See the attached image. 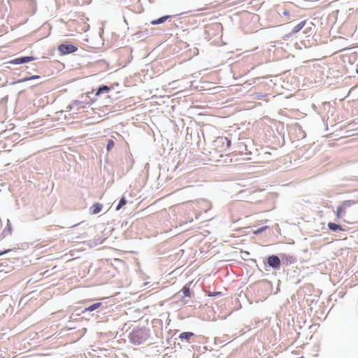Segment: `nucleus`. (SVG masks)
Instances as JSON below:
<instances>
[{
  "label": "nucleus",
  "mask_w": 358,
  "mask_h": 358,
  "mask_svg": "<svg viewBox=\"0 0 358 358\" xmlns=\"http://www.w3.org/2000/svg\"><path fill=\"white\" fill-rule=\"evenodd\" d=\"M230 145L231 140L224 136H219L213 142L215 155L212 157L215 158V162L222 164L231 162V159L229 156Z\"/></svg>",
  "instance_id": "obj_1"
},
{
  "label": "nucleus",
  "mask_w": 358,
  "mask_h": 358,
  "mask_svg": "<svg viewBox=\"0 0 358 358\" xmlns=\"http://www.w3.org/2000/svg\"><path fill=\"white\" fill-rule=\"evenodd\" d=\"M150 337V331L146 327H135L129 334V341L139 345L146 342Z\"/></svg>",
  "instance_id": "obj_2"
},
{
  "label": "nucleus",
  "mask_w": 358,
  "mask_h": 358,
  "mask_svg": "<svg viewBox=\"0 0 358 358\" xmlns=\"http://www.w3.org/2000/svg\"><path fill=\"white\" fill-rule=\"evenodd\" d=\"M358 201L354 200H346L344 201L336 209V216L340 218L343 216L345 213V210L352 206L356 204Z\"/></svg>",
  "instance_id": "obj_3"
},
{
  "label": "nucleus",
  "mask_w": 358,
  "mask_h": 358,
  "mask_svg": "<svg viewBox=\"0 0 358 358\" xmlns=\"http://www.w3.org/2000/svg\"><path fill=\"white\" fill-rule=\"evenodd\" d=\"M265 265L273 269H279L281 265V260L278 256L272 255L266 258Z\"/></svg>",
  "instance_id": "obj_4"
},
{
  "label": "nucleus",
  "mask_w": 358,
  "mask_h": 358,
  "mask_svg": "<svg viewBox=\"0 0 358 358\" xmlns=\"http://www.w3.org/2000/svg\"><path fill=\"white\" fill-rule=\"evenodd\" d=\"M78 48L72 44L62 43L58 46V50L61 55H69L77 51Z\"/></svg>",
  "instance_id": "obj_5"
},
{
  "label": "nucleus",
  "mask_w": 358,
  "mask_h": 358,
  "mask_svg": "<svg viewBox=\"0 0 358 358\" xmlns=\"http://www.w3.org/2000/svg\"><path fill=\"white\" fill-rule=\"evenodd\" d=\"M36 59L33 56H22L11 59L8 63L13 65H19L26 64Z\"/></svg>",
  "instance_id": "obj_6"
},
{
  "label": "nucleus",
  "mask_w": 358,
  "mask_h": 358,
  "mask_svg": "<svg viewBox=\"0 0 358 358\" xmlns=\"http://www.w3.org/2000/svg\"><path fill=\"white\" fill-rule=\"evenodd\" d=\"M92 94L93 92H87L80 96L81 102L85 108L87 105H90L95 101V99L92 97Z\"/></svg>",
  "instance_id": "obj_7"
},
{
  "label": "nucleus",
  "mask_w": 358,
  "mask_h": 358,
  "mask_svg": "<svg viewBox=\"0 0 358 358\" xmlns=\"http://www.w3.org/2000/svg\"><path fill=\"white\" fill-rule=\"evenodd\" d=\"M103 303L101 302H96L93 304H91L88 306L87 307L85 308V309L82 311V314L85 315L88 313L93 312L94 310H96L98 308H101L102 306Z\"/></svg>",
  "instance_id": "obj_8"
},
{
  "label": "nucleus",
  "mask_w": 358,
  "mask_h": 358,
  "mask_svg": "<svg viewBox=\"0 0 358 358\" xmlns=\"http://www.w3.org/2000/svg\"><path fill=\"white\" fill-rule=\"evenodd\" d=\"M173 301L175 303H182V305H187L188 301L185 299V297L182 296L180 292H178L172 296Z\"/></svg>",
  "instance_id": "obj_9"
},
{
  "label": "nucleus",
  "mask_w": 358,
  "mask_h": 358,
  "mask_svg": "<svg viewBox=\"0 0 358 358\" xmlns=\"http://www.w3.org/2000/svg\"><path fill=\"white\" fill-rule=\"evenodd\" d=\"M281 258L282 264H285L286 266L292 264L296 261V258L293 255H289L282 254L281 255Z\"/></svg>",
  "instance_id": "obj_10"
},
{
  "label": "nucleus",
  "mask_w": 358,
  "mask_h": 358,
  "mask_svg": "<svg viewBox=\"0 0 358 358\" xmlns=\"http://www.w3.org/2000/svg\"><path fill=\"white\" fill-rule=\"evenodd\" d=\"M306 24V20H303L301 22H299V24H297L296 25H295L292 28V31L288 34V36H292V35L298 33L299 31H300L304 27Z\"/></svg>",
  "instance_id": "obj_11"
},
{
  "label": "nucleus",
  "mask_w": 358,
  "mask_h": 358,
  "mask_svg": "<svg viewBox=\"0 0 358 358\" xmlns=\"http://www.w3.org/2000/svg\"><path fill=\"white\" fill-rule=\"evenodd\" d=\"M70 110H79L80 108H84V106L83 105L81 100H74L69 107Z\"/></svg>",
  "instance_id": "obj_12"
},
{
  "label": "nucleus",
  "mask_w": 358,
  "mask_h": 358,
  "mask_svg": "<svg viewBox=\"0 0 358 358\" xmlns=\"http://www.w3.org/2000/svg\"><path fill=\"white\" fill-rule=\"evenodd\" d=\"M103 205L100 203H95L90 207V213L92 215L98 214L101 211Z\"/></svg>",
  "instance_id": "obj_13"
},
{
  "label": "nucleus",
  "mask_w": 358,
  "mask_h": 358,
  "mask_svg": "<svg viewBox=\"0 0 358 358\" xmlns=\"http://www.w3.org/2000/svg\"><path fill=\"white\" fill-rule=\"evenodd\" d=\"M327 226L329 229L331 230V231L336 232L338 231H344V229L340 224H336L334 222H329Z\"/></svg>",
  "instance_id": "obj_14"
},
{
  "label": "nucleus",
  "mask_w": 358,
  "mask_h": 358,
  "mask_svg": "<svg viewBox=\"0 0 358 358\" xmlns=\"http://www.w3.org/2000/svg\"><path fill=\"white\" fill-rule=\"evenodd\" d=\"M110 90V87H108V85H101L97 89L96 92L94 94V96H97L100 95L101 94L107 93Z\"/></svg>",
  "instance_id": "obj_15"
},
{
  "label": "nucleus",
  "mask_w": 358,
  "mask_h": 358,
  "mask_svg": "<svg viewBox=\"0 0 358 358\" xmlns=\"http://www.w3.org/2000/svg\"><path fill=\"white\" fill-rule=\"evenodd\" d=\"M193 336H194V334L189 331H185L179 335V338L181 340H186L189 343H190L189 339Z\"/></svg>",
  "instance_id": "obj_16"
},
{
  "label": "nucleus",
  "mask_w": 358,
  "mask_h": 358,
  "mask_svg": "<svg viewBox=\"0 0 358 358\" xmlns=\"http://www.w3.org/2000/svg\"><path fill=\"white\" fill-rule=\"evenodd\" d=\"M170 17V15H164L162 16L157 20H153L150 22V24L152 25H157L166 22L169 18Z\"/></svg>",
  "instance_id": "obj_17"
},
{
  "label": "nucleus",
  "mask_w": 358,
  "mask_h": 358,
  "mask_svg": "<svg viewBox=\"0 0 358 358\" xmlns=\"http://www.w3.org/2000/svg\"><path fill=\"white\" fill-rule=\"evenodd\" d=\"M180 292L185 297H190L191 296L190 288L187 285H185Z\"/></svg>",
  "instance_id": "obj_18"
},
{
  "label": "nucleus",
  "mask_w": 358,
  "mask_h": 358,
  "mask_svg": "<svg viewBox=\"0 0 358 358\" xmlns=\"http://www.w3.org/2000/svg\"><path fill=\"white\" fill-rule=\"evenodd\" d=\"M127 203V199H125L124 196H122L120 200L119 201V203L117 205L116 208H115V210H119L122 208V206H124V205H126V203Z\"/></svg>",
  "instance_id": "obj_19"
},
{
  "label": "nucleus",
  "mask_w": 358,
  "mask_h": 358,
  "mask_svg": "<svg viewBox=\"0 0 358 358\" xmlns=\"http://www.w3.org/2000/svg\"><path fill=\"white\" fill-rule=\"evenodd\" d=\"M11 232H12V227L10 223V221L8 220L7 227L3 230V234L4 236H6L8 234H10Z\"/></svg>",
  "instance_id": "obj_20"
},
{
  "label": "nucleus",
  "mask_w": 358,
  "mask_h": 358,
  "mask_svg": "<svg viewBox=\"0 0 358 358\" xmlns=\"http://www.w3.org/2000/svg\"><path fill=\"white\" fill-rule=\"evenodd\" d=\"M280 280H278V282H277V287L275 288V290L273 289V287H272V284L271 282H268V285L271 287V292L274 294H276L279 291H280Z\"/></svg>",
  "instance_id": "obj_21"
},
{
  "label": "nucleus",
  "mask_w": 358,
  "mask_h": 358,
  "mask_svg": "<svg viewBox=\"0 0 358 358\" xmlns=\"http://www.w3.org/2000/svg\"><path fill=\"white\" fill-rule=\"evenodd\" d=\"M115 143L112 139H108L106 144V150L110 151L114 146Z\"/></svg>",
  "instance_id": "obj_22"
},
{
  "label": "nucleus",
  "mask_w": 358,
  "mask_h": 358,
  "mask_svg": "<svg viewBox=\"0 0 358 358\" xmlns=\"http://www.w3.org/2000/svg\"><path fill=\"white\" fill-rule=\"evenodd\" d=\"M41 77L39 76H32L31 77H26L22 78L20 82H25L30 80H35V79H39Z\"/></svg>",
  "instance_id": "obj_23"
},
{
  "label": "nucleus",
  "mask_w": 358,
  "mask_h": 358,
  "mask_svg": "<svg viewBox=\"0 0 358 358\" xmlns=\"http://www.w3.org/2000/svg\"><path fill=\"white\" fill-rule=\"evenodd\" d=\"M268 228V226H264V227H262L257 229H256L255 231H254V234H262L263 231H264L266 229Z\"/></svg>",
  "instance_id": "obj_24"
},
{
  "label": "nucleus",
  "mask_w": 358,
  "mask_h": 358,
  "mask_svg": "<svg viewBox=\"0 0 358 358\" xmlns=\"http://www.w3.org/2000/svg\"><path fill=\"white\" fill-rule=\"evenodd\" d=\"M246 148V145L244 143H240L238 145V151L242 154H244V148Z\"/></svg>",
  "instance_id": "obj_25"
},
{
  "label": "nucleus",
  "mask_w": 358,
  "mask_h": 358,
  "mask_svg": "<svg viewBox=\"0 0 358 358\" xmlns=\"http://www.w3.org/2000/svg\"><path fill=\"white\" fill-rule=\"evenodd\" d=\"M222 293L220 292H209L208 293V296H221Z\"/></svg>",
  "instance_id": "obj_26"
},
{
  "label": "nucleus",
  "mask_w": 358,
  "mask_h": 358,
  "mask_svg": "<svg viewBox=\"0 0 358 358\" xmlns=\"http://www.w3.org/2000/svg\"><path fill=\"white\" fill-rule=\"evenodd\" d=\"M244 150H245L244 155H249L252 154V152L248 149L247 145H246V148H244Z\"/></svg>",
  "instance_id": "obj_27"
},
{
  "label": "nucleus",
  "mask_w": 358,
  "mask_h": 358,
  "mask_svg": "<svg viewBox=\"0 0 358 358\" xmlns=\"http://www.w3.org/2000/svg\"><path fill=\"white\" fill-rule=\"evenodd\" d=\"M282 13L285 15V16H290L291 15V13L289 10H287V9H284L282 11Z\"/></svg>",
  "instance_id": "obj_28"
},
{
  "label": "nucleus",
  "mask_w": 358,
  "mask_h": 358,
  "mask_svg": "<svg viewBox=\"0 0 358 358\" xmlns=\"http://www.w3.org/2000/svg\"><path fill=\"white\" fill-rule=\"evenodd\" d=\"M10 251H11L10 249H8V250H5L3 251H1V252H0V256L9 252Z\"/></svg>",
  "instance_id": "obj_29"
},
{
  "label": "nucleus",
  "mask_w": 358,
  "mask_h": 358,
  "mask_svg": "<svg viewBox=\"0 0 358 358\" xmlns=\"http://www.w3.org/2000/svg\"><path fill=\"white\" fill-rule=\"evenodd\" d=\"M32 65L34 66L35 67H38L39 66H41V63L33 64Z\"/></svg>",
  "instance_id": "obj_30"
},
{
  "label": "nucleus",
  "mask_w": 358,
  "mask_h": 358,
  "mask_svg": "<svg viewBox=\"0 0 358 358\" xmlns=\"http://www.w3.org/2000/svg\"><path fill=\"white\" fill-rule=\"evenodd\" d=\"M356 73L358 74V68L356 69Z\"/></svg>",
  "instance_id": "obj_31"
},
{
  "label": "nucleus",
  "mask_w": 358,
  "mask_h": 358,
  "mask_svg": "<svg viewBox=\"0 0 358 358\" xmlns=\"http://www.w3.org/2000/svg\"><path fill=\"white\" fill-rule=\"evenodd\" d=\"M299 358H303V357H299Z\"/></svg>",
  "instance_id": "obj_32"
}]
</instances>
